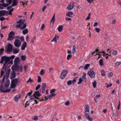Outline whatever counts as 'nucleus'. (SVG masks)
<instances>
[{
  "instance_id": "f257e3e1",
  "label": "nucleus",
  "mask_w": 121,
  "mask_h": 121,
  "mask_svg": "<svg viewBox=\"0 0 121 121\" xmlns=\"http://www.w3.org/2000/svg\"><path fill=\"white\" fill-rule=\"evenodd\" d=\"M15 57V55H12L10 57L6 56L2 57L1 58V61H0V63L2 64L4 61L5 62V63L1 71V78L3 75L4 72L6 70V67L10 64L9 61L11 59H13Z\"/></svg>"
},
{
  "instance_id": "f03ea898",
  "label": "nucleus",
  "mask_w": 121,
  "mask_h": 121,
  "mask_svg": "<svg viewBox=\"0 0 121 121\" xmlns=\"http://www.w3.org/2000/svg\"><path fill=\"white\" fill-rule=\"evenodd\" d=\"M25 20H22L21 19L19 21L17 22V23L19 24L16 26L17 27L21 29H24L26 26V23H24L25 22Z\"/></svg>"
},
{
  "instance_id": "7ed1b4c3",
  "label": "nucleus",
  "mask_w": 121,
  "mask_h": 121,
  "mask_svg": "<svg viewBox=\"0 0 121 121\" xmlns=\"http://www.w3.org/2000/svg\"><path fill=\"white\" fill-rule=\"evenodd\" d=\"M17 81V79H15L12 81L10 86L11 88H14L16 86Z\"/></svg>"
},
{
  "instance_id": "20e7f679",
  "label": "nucleus",
  "mask_w": 121,
  "mask_h": 121,
  "mask_svg": "<svg viewBox=\"0 0 121 121\" xmlns=\"http://www.w3.org/2000/svg\"><path fill=\"white\" fill-rule=\"evenodd\" d=\"M7 3L8 4H6L4 3L2 4H0V9H3V7H1V6H3L4 7H7L10 5L12 2L13 0H6Z\"/></svg>"
},
{
  "instance_id": "39448f33",
  "label": "nucleus",
  "mask_w": 121,
  "mask_h": 121,
  "mask_svg": "<svg viewBox=\"0 0 121 121\" xmlns=\"http://www.w3.org/2000/svg\"><path fill=\"white\" fill-rule=\"evenodd\" d=\"M67 73V71L66 70H64L62 71L60 74V78L63 79L65 77Z\"/></svg>"
},
{
  "instance_id": "423d86ee",
  "label": "nucleus",
  "mask_w": 121,
  "mask_h": 121,
  "mask_svg": "<svg viewBox=\"0 0 121 121\" xmlns=\"http://www.w3.org/2000/svg\"><path fill=\"white\" fill-rule=\"evenodd\" d=\"M89 75L91 78H94L95 76V73L92 69L89 71L88 72Z\"/></svg>"
},
{
  "instance_id": "0eeeda50",
  "label": "nucleus",
  "mask_w": 121,
  "mask_h": 121,
  "mask_svg": "<svg viewBox=\"0 0 121 121\" xmlns=\"http://www.w3.org/2000/svg\"><path fill=\"white\" fill-rule=\"evenodd\" d=\"M14 32L11 31L9 34V38L8 40H10L14 38Z\"/></svg>"
},
{
  "instance_id": "6e6552de",
  "label": "nucleus",
  "mask_w": 121,
  "mask_h": 121,
  "mask_svg": "<svg viewBox=\"0 0 121 121\" xmlns=\"http://www.w3.org/2000/svg\"><path fill=\"white\" fill-rule=\"evenodd\" d=\"M14 44L16 47H19L21 45V42L19 40L16 39L14 41Z\"/></svg>"
},
{
  "instance_id": "1a4fd4ad",
  "label": "nucleus",
  "mask_w": 121,
  "mask_h": 121,
  "mask_svg": "<svg viewBox=\"0 0 121 121\" xmlns=\"http://www.w3.org/2000/svg\"><path fill=\"white\" fill-rule=\"evenodd\" d=\"M7 51L9 52H11L12 49V45L9 43L6 47Z\"/></svg>"
},
{
  "instance_id": "9d476101",
  "label": "nucleus",
  "mask_w": 121,
  "mask_h": 121,
  "mask_svg": "<svg viewBox=\"0 0 121 121\" xmlns=\"http://www.w3.org/2000/svg\"><path fill=\"white\" fill-rule=\"evenodd\" d=\"M6 72V74L4 75V77L5 78H8L9 76V74L10 72V69H8L7 70H6L5 73Z\"/></svg>"
},
{
  "instance_id": "9b49d317",
  "label": "nucleus",
  "mask_w": 121,
  "mask_h": 121,
  "mask_svg": "<svg viewBox=\"0 0 121 121\" xmlns=\"http://www.w3.org/2000/svg\"><path fill=\"white\" fill-rule=\"evenodd\" d=\"M8 11L6 10H2L0 11V16L1 17L8 14Z\"/></svg>"
},
{
  "instance_id": "f8f14e48",
  "label": "nucleus",
  "mask_w": 121,
  "mask_h": 121,
  "mask_svg": "<svg viewBox=\"0 0 121 121\" xmlns=\"http://www.w3.org/2000/svg\"><path fill=\"white\" fill-rule=\"evenodd\" d=\"M84 114L86 118L89 121H92V119L90 117L89 115V113H85Z\"/></svg>"
},
{
  "instance_id": "ddd939ff",
  "label": "nucleus",
  "mask_w": 121,
  "mask_h": 121,
  "mask_svg": "<svg viewBox=\"0 0 121 121\" xmlns=\"http://www.w3.org/2000/svg\"><path fill=\"white\" fill-rule=\"evenodd\" d=\"M74 6V5L73 4V3L71 2L67 6V9L68 10H70L73 9Z\"/></svg>"
},
{
  "instance_id": "4468645a",
  "label": "nucleus",
  "mask_w": 121,
  "mask_h": 121,
  "mask_svg": "<svg viewBox=\"0 0 121 121\" xmlns=\"http://www.w3.org/2000/svg\"><path fill=\"white\" fill-rule=\"evenodd\" d=\"M12 69L13 70L15 69H20L21 71H22V67L19 68L18 66L17 65L13 66L12 67Z\"/></svg>"
},
{
  "instance_id": "2eb2a0df",
  "label": "nucleus",
  "mask_w": 121,
  "mask_h": 121,
  "mask_svg": "<svg viewBox=\"0 0 121 121\" xmlns=\"http://www.w3.org/2000/svg\"><path fill=\"white\" fill-rule=\"evenodd\" d=\"M46 84L45 83H43L42 84L41 86V90L42 92L43 93H44L45 92V88L46 87Z\"/></svg>"
},
{
  "instance_id": "dca6fc26",
  "label": "nucleus",
  "mask_w": 121,
  "mask_h": 121,
  "mask_svg": "<svg viewBox=\"0 0 121 121\" xmlns=\"http://www.w3.org/2000/svg\"><path fill=\"white\" fill-rule=\"evenodd\" d=\"M27 43L26 42H24L23 43L21 47V49L22 50H24L25 48L26 47Z\"/></svg>"
},
{
  "instance_id": "f3484780",
  "label": "nucleus",
  "mask_w": 121,
  "mask_h": 121,
  "mask_svg": "<svg viewBox=\"0 0 121 121\" xmlns=\"http://www.w3.org/2000/svg\"><path fill=\"white\" fill-rule=\"evenodd\" d=\"M85 112L87 113L86 112H88V113H89V106L88 105H86L85 107Z\"/></svg>"
},
{
  "instance_id": "a211bd4d",
  "label": "nucleus",
  "mask_w": 121,
  "mask_h": 121,
  "mask_svg": "<svg viewBox=\"0 0 121 121\" xmlns=\"http://www.w3.org/2000/svg\"><path fill=\"white\" fill-rule=\"evenodd\" d=\"M20 97L21 96L20 95H18L15 97L14 98V100L15 101L17 102L20 99Z\"/></svg>"
},
{
  "instance_id": "6ab92c4d",
  "label": "nucleus",
  "mask_w": 121,
  "mask_h": 121,
  "mask_svg": "<svg viewBox=\"0 0 121 121\" xmlns=\"http://www.w3.org/2000/svg\"><path fill=\"white\" fill-rule=\"evenodd\" d=\"M20 59L18 57H16L14 60V64H17L19 62Z\"/></svg>"
},
{
  "instance_id": "aec40b11",
  "label": "nucleus",
  "mask_w": 121,
  "mask_h": 121,
  "mask_svg": "<svg viewBox=\"0 0 121 121\" xmlns=\"http://www.w3.org/2000/svg\"><path fill=\"white\" fill-rule=\"evenodd\" d=\"M18 1L17 0H13V4H12V6H14L17 5L18 3Z\"/></svg>"
},
{
  "instance_id": "412c9836",
  "label": "nucleus",
  "mask_w": 121,
  "mask_h": 121,
  "mask_svg": "<svg viewBox=\"0 0 121 121\" xmlns=\"http://www.w3.org/2000/svg\"><path fill=\"white\" fill-rule=\"evenodd\" d=\"M36 95L38 97L40 96V94L38 91H35L33 95V96H34V97H35Z\"/></svg>"
},
{
  "instance_id": "4be33fe9",
  "label": "nucleus",
  "mask_w": 121,
  "mask_h": 121,
  "mask_svg": "<svg viewBox=\"0 0 121 121\" xmlns=\"http://www.w3.org/2000/svg\"><path fill=\"white\" fill-rule=\"evenodd\" d=\"M58 37L57 35H56L54 38L51 41V42L54 41L55 43L57 42V39H58Z\"/></svg>"
},
{
  "instance_id": "5701e85b",
  "label": "nucleus",
  "mask_w": 121,
  "mask_h": 121,
  "mask_svg": "<svg viewBox=\"0 0 121 121\" xmlns=\"http://www.w3.org/2000/svg\"><path fill=\"white\" fill-rule=\"evenodd\" d=\"M10 81H7L5 83L4 86L5 88H7L9 87V85Z\"/></svg>"
},
{
  "instance_id": "b1692460",
  "label": "nucleus",
  "mask_w": 121,
  "mask_h": 121,
  "mask_svg": "<svg viewBox=\"0 0 121 121\" xmlns=\"http://www.w3.org/2000/svg\"><path fill=\"white\" fill-rule=\"evenodd\" d=\"M32 96H30V99L28 101H27L26 103V105H25V107H26L27 105H29L30 103V102H31V101L32 99Z\"/></svg>"
},
{
  "instance_id": "393cba45",
  "label": "nucleus",
  "mask_w": 121,
  "mask_h": 121,
  "mask_svg": "<svg viewBox=\"0 0 121 121\" xmlns=\"http://www.w3.org/2000/svg\"><path fill=\"white\" fill-rule=\"evenodd\" d=\"M73 14V13L72 12H70L67 13L66 14V16H67L69 17H72V15Z\"/></svg>"
},
{
  "instance_id": "a878e982",
  "label": "nucleus",
  "mask_w": 121,
  "mask_h": 121,
  "mask_svg": "<svg viewBox=\"0 0 121 121\" xmlns=\"http://www.w3.org/2000/svg\"><path fill=\"white\" fill-rule=\"evenodd\" d=\"M63 27L62 25L59 26L57 28L58 31L59 32H61L63 29Z\"/></svg>"
},
{
  "instance_id": "bb28decb",
  "label": "nucleus",
  "mask_w": 121,
  "mask_h": 121,
  "mask_svg": "<svg viewBox=\"0 0 121 121\" xmlns=\"http://www.w3.org/2000/svg\"><path fill=\"white\" fill-rule=\"evenodd\" d=\"M20 50L17 48L14 49H13V52L14 53H17L19 52Z\"/></svg>"
},
{
  "instance_id": "cd10ccee",
  "label": "nucleus",
  "mask_w": 121,
  "mask_h": 121,
  "mask_svg": "<svg viewBox=\"0 0 121 121\" xmlns=\"http://www.w3.org/2000/svg\"><path fill=\"white\" fill-rule=\"evenodd\" d=\"M55 14H54L52 17L50 22L51 23H52V24H53L55 20Z\"/></svg>"
},
{
  "instance_id": "c85d7f7f",
  "label": "nucleus",
  "mask_w": 121,
  "mask_h": 121,
  "mask_svg": "<svg viewBox=\"0 0 121 121\" xmlns=\"http://www.w3.org/2000/svg\"><path fill=\"white\" fill-rule=\"evenodd\" d=\"M16 76L15 73L14 71H13L11 73V78H14Z\"/></svg>"
},
{
  "instance_id": "c756f323",
  "label": "nucleus",
  "mask_w": 121,
  "mask_h": 121,
  "mask_svg": "<svg viewBox=\"0 0 121 121\" xmlns=\"http://www.w3.org/2000/svg\"><path fill=\"white\" fill-rule=\"evenodd\" d=\"M22 59L23 61L25 60L26 58V57L25 55H22L21 56Z\"/></svg>"
},
{
  "instance_id": "7c9ffc66",
  "label": "nucleus",
  "mask_w": 121,
  "mask_h": 121,
  "mask_svg": "<svg viewBox=\"0 0 121 121\" xmlns=\"http://www.w3.org/2000/svg\"><path fill=\"white\" fill-rule=\"evenodd\" d=\"M99 63L100 65L102 66L103 65V59H101L99 60Z\"/></svg>"
},
{
  "instance_id": "2f4dec72",
  "label": "nucleus",
  "mask_w": 121,
  "mask_h": 121,
  "mask_svg": "<svg viewBox=\"0 0 121 121\" xmlns=\"http://www.w3.org/2000/svg\"><path fill=\"white\" fill-rule=\"evenodd\" d=\"M76 47L75 46H73V47L72 52L74 54L75 53Z\"/></svg>"
},
{
  "instance_id": "473e14b6",
  "label": "nucleus",
  "mask_w": 121,
  "mask_h": 121,
  "mask_svg": "<svg viewBox=\"0 0 121 121\" xmlns=\"http://www.w3.org/2000/svg\"><path fill=\"white\" fill-rule=\"evenodd\" d=\"M28 32V30L27 29H26L25 30H23L22 31V33L23 34L25 35L27 34Z\"/></svg>"
},
{
  "instance_id": "72a5a7b5",
  "label": "nucleus",
  "mask_w": 121,
  "mask_h": 121,
  "mask_svg": "<svg viewBox=\"0 0 121 121\" xmlns=\"http://www.w3.org/2000/svg\"><path fill=\"white\" fill-rule=\"evenodd\" d=\"M121 62H117L115 64V65L116 67H118L121 64Z\"/></svg>"
},
{
  "instance_id": "f704fd0d",
  "label": "nucleus",
  "mask_w": 121,
  "mask_h": 121,
  "mask_svg": "<svg viewBox=\"0 0 121 121\" xmlns=\"http://www.w3.org/2000/svg\"><path fill=\"white\" fill-rule=\"evenodd\" d=\"M90 65L89 64H86L84 67V69H87L88 68L89 66Z\"/></svg>"
},
{
  "instance_id": "c9c22d12",
  "label": "nucleus",
  "mask_w": 121,
  "mask_h": 121,
  "mask_svg": "<svg viewBox=\"0 0 121 121\" xmlns=\"http://www.w3.org/2000/svg\"><path fill=\"white\" fill-rule=\"evenodd\" d=\"M96 81H94V82H93L92 85L95 88L96 87Z\"/></svg>"
},
{
  "instance_id": "e433bc0d",
  "label": "nucleus",
  "mask_w": 121,
  "mask_h": 121,
  "mask_svg": "<svg viewBox=\"0 0 121 121\" xmlns=\"http://www.w3.org/2000/svg\"><path fill=\"white\" fill-rule=\"evenodd\" d=\"M34 118H32V119L34 121H37L38 120V117L37 116H34Z\"/></svg>"
},
{
  "instance_id": "4c0bfd02",
  "label": "nucleus",
  "mask_w": 121,
  "mask_h": 121,
  "mask_svg": "<svg viewBox=\"0 0 121 121\" xmlns=\"http://www.w3.org/2000/svg\"><path fill=\"white\" fill-rule=\"evenodd\" d=\"M38 82H40L41 81V79L40 77L39 76H38Z\"/></svg>"
},
{
  "instance_id": "58836bf2",
  "label": "nucleus",
  "mask_w": 121,
  "mask_h": 121,
  "mask_svg": "<svg viewBox=\"0 0 121 121\" xmlns=\"http://www.w3.org/2000/svg\"><path fill=\"white\" fill-rule=\"evenodd\" d=\"M82 79L81 78H80L79 79V81L78 83V84H80L82 82Z\"/></svg>"
},
{
  "instance_id": "ea45409f",
  "label": "nucleus",
  "mask_w": 121,
  "mask_h": 121,
  "mask_svg": "<svg viewBox=\"0 0 121 121\" xmlns=\"http://www.w3.org/2000/svg\"><path fill=\"white\" fill-rule=\"evenodd\" d=\"M11 90V89H6L4 91V92H9Z\"/></svg>"
},
{
  "instance_id": "a19ab883",
  "label": "nucleus",
  "mask_w": 121,
  "mask_h": 121,
  "mask_svg": "<svg viewBox=\"0 0 121 121\" xmlns=\"http://www.w3.org/2000/svg\"><path fill=\"white\" fill-rule=\"evenodd\" d=\"M101 74L102 76H104L105 75V73L104 70H102L101 71Z\"/></svg>"
},
{
  "instance_id": "79ce46f5",
  "label": "nucleus",
  "mask_w": 121,
  "mask_h": 121,
  "mask_svg": "<svg viewBox=\"0 0 121 121\" xmlns=\"http://www.w3.org/2000/svg\"><path fill=\"white\" fill-rule=\"evenodd\" d=\"M4 88L3 87L1 86L0 88V91L2 92H4Z\"/></svg>"
},
{
  "instance_id": "37998d69",
  "label": "nucleus",
  "mask_w": 121,
  "mask_h": 121,
  "mask_svg": "<svg viewBox=\"0 0 121 121\" xmlns=\"http://www.w3.org/2000/svg\"><path fill=\"white\" fill-rule=\"evenodd\" d=\"M91 14V13H90L89 14L87 17H86V20H89L90 19Z\"/></svg>"
},
{
  "instance_id": "c03bdc74",
  "label": "nucleus",
  "mask_w": 121,
  "mask_h": 121,
  "mask_svg": "<svg viewBox=\"0 0 121 121\" xmlns=\"http://www.w3.org/2000/svg\"><path fill=\"white\" fill-rule=\"evenodd\" d=\"M44 70L43 69L41 70L40 72V74L41 75H43V74H44Z\"/></svg>"
},
{
  "instance_id": "a18cd8bd",
  "label": "nucleus",
  "mask_w": 121,
  "mask_h": 121,
  "mask_svg": "<svg viewBox=\"0 0 121 121\" xmlns=\"http://www.w3.org/2000/svg\"><path fill=\"white\" fill-rule=\"evenodd\" d=\"M112 53L114 55H116L117 54V51L116 50L114 51Z\"/></svg>"
},
{
  "instance_id": "49530a36",
  "label": "nucleus",
  "mask_w": 121,
  "mask_h": 121,
  "mask_svg": "<svg viewBox=\"0 0 121 121\" xmlns=\"http://www.w3.org/2000/svg\"><path fill=\"white\" fill-rule=\"evenodd\" d=\"M45 27V26L44 24H42L41 27V30H43V29Z\"/></svg>"
},
{
  "instance_id": "de8ad7c7",
  "label": "nucleus",
  "mask_w": 121,
  "mask_h": 121,
  "mask_svg": "<svg viewBox=\"0 0 121 121\" xmlns=\"http://www.w3.org/2000/svg\"><path fill=\"white\" fill-rule=\"evenodd\" d=\"M40 86L41 85H40L39 84L36 87V90H38L40 88Z\"/></svg>"
},
{
  "instance_id": "09e8293b",
  "label": "nucleus",
  "mask_w": 121,
  "mask_h": 121,
  "mask_svg": "<svg viewBox=\"0 0 121 121\" xmlns=\"http://www.w3.org/2000/svg\"><path fill=\"white\" fill-rule=\"evenodd\" d=\"M86 74L85 73H83V75L82 77V79H85V78H86Z\"/></svg>"
},
{
  "instance_id": "8fccbe9b",
  "label": "nucleus",
  "mask_w": 121,
  "mask_h": 121,
  "mask_svg": "<svg viewBox=\"0 0 121 121\" xmlns=\"http://www.w3.org/2000/svg\"><path fill=\"white\" fill-rule=\"evenodd\" d=\"M71 55L69 54L68 55L67 57V59L68 60H69V59L71 58Z\"/></svg>"
},
{
  "instance_id": "3c124183",
  "label": "nucleus",
  "mask_w": 121,
  "mask_h": 121,
  "mask_svg": "<svg viewBox=\"0 0 121 121\" xmlns=\"http://www.w3.org/2000/svg\"><path fill=\"white\" fill-rule=\"evenodd\" d=\"M33 80L30 78H29L28 80L27 81V83H28L29 82H32Z\"/></svg>"
},
{
  "instance_id": "603ef678",
  "label": "nucleus",
  "mask_w": 121,
  "mask_h": 121,
  "mask_svg": "<svg viewBox=\"0 0 121 121\" xmlns=\"http://www.w3.org/2000/svg\"><path fill=\"white\" fill-rule=\"evenodd\" d=\"M94 100L95 102L97 103V102L98 100V99L96 98L95 97L94 98Z\"/></svg>"
},
{
  "instance_id": "864d4df0",
  "label": "nucleus",
  "mask_w": 121,
  "mask_h": 121,
  "mask_svg": "<svg viewBox=\"0 0 121 121\" xmlns=\"http://www.w3.org/2000/svg\"><path fill=\"white\" fill-rule=\"evenodd\" d=\"M72 83V81L71 80H70L67 82V83L68 85H69L71 84Z\"/></svg>"
},
{
  "instance_id": "5fc2aeb1",
  "label": "nucleus",
  "mask_w": 121,
  "mask_h": 121,
  "mask_svg": "<svg viewBox=\"0 0 121 121\" xmlns=\"http://www.w3.org/2000/svg\"><path fill=\"white\" fill-rule=\"evenodd\" d=\"M48 99H52V96L51 95H48Z\"/></svg>"
},
{
  "instance_id": "6e6d98bb",
  "label": "nucleus",
  "mask_w": 121,
  "mask_h": 121,
  "mask_svg": "<svg viewBox=\"0 0 121 121\" xmlns=\"http://www.w3.org/2000/svg\"><path fill=\"white\" fill-rule=\"evenodd\" d=\"M95 29L96 32L98 33L100 31V29L98 28H95Z\"/></svg>"
},
{
  "instance_id": "4d7b16f0",
  "label": "nucleus",
  "mask_w": 121,
  "mask_h": 121,
  "mask_svg": "<svg viewBox=\"0 0 121 121\" xmlns=\"http://www.w3.org/2000/svg\"><path fill=\"white\" fill-rule=\"evenodd\" d=\"M20 39L22 41H24V38L23 36H21L20 37Z\"/></svg>"
},
{
  "instance_id": "13d9d810",
  "label": "nucleus",
  "mask_w": 121,
  "mask_h": 121,
  "mask_svg": "<svg viewBox=\"0 0 121 121\" xmlns=\"http://www.w3.org/2000/svg\"><path fill=\"white\" fill-rule=\"evenodd\" d=\"M36 38V37L35 36L31 40V41L32 43H34V41L35 40V39Z\"/></svg>"
},
{
  "instance_id": "bf43d9fd",
  "label": "nucleus",
  "mask_w": 121,
  "mask_h": 121,
  "mask_svg": "<svg viewBox=\"0 0 121 121\" xmlns=\"http://www.w3.org/2000/svg\"><path fill=\"white\" fill-rule=\"evenodd\" d=\"M56 90L55 89H53L51 90L50 93H53Z\"/></svg>"
},
{
  "instance_id": "052dcab7",
  "label": "nucleus",
  "mask_w": 121,
  "mask_h": 121,
  "mask_svg": "<svg viewBox=\"0 0 121 121\" xmlns=\"http://www.w3.org/2000/svg\"><path fill=\"white\" fill-rule=\"evenodd\" d=\"M32 91H31L28 93L27 94V95H28V96H29L30 95H31L32 94Z\"/></svg>"
},
{
  "instance_id": "680f3d73",
  "label": "nucleus",
  "mask_w": 121,
  "mask_h": 121,
  "mask_svg": "<svg viewBox=\"0 0 121 121\" xmlns=\"http://www.w3.org/2000/svg\"><path fill=\"white\" fill-rule=\"evenodd\" d=\"M4 49H1L0 50V55L1 54L4 52Z\"/></svg>"
},
{
  "instance_id": "e2e57ef3",
  "label": "nucleus",
  "mask_w": 121,
  "mask_h": 121,
  "mask_svg": "<svg viewBox=\"0 0 121 121\" xmlns=\"http://www.w3.org/2000/svg\"><path fill=\"white\" fill-rule=\"evenodd\" d=\"M113 73L112 72L110 73L109 74V75L108 76V77H111L113 75Z\"/></svg>"
},
{
  "instance_id": "0e129e2a",
  "label": "nucleus",
  "mask_w": 121,
  "mask_h": 121,
  "mask_svg": "<svg viewBox=\"0 0 121 121\" xmlns=\"http://www.w3.org/2000/svg\"><path fill=\"white\" fill-rule=\"evenodd\" d=\"M47 7L46 6H44L42 10L43 12H44L45 9Z\"/></svg>"
},
{
  "instance_id": "69168bd1",
  "label": "nucleus",
  "mask_w": 121,
  "mask_h": 121,
  "mask_svg": "<svg viewBox=\"0 0 121 121\" xmlns=\"http://www.w3.org/2000/svg\"><path fill=\"white\" fill-rule=\"evenodd\" d=\"M65 19L67 21L71 20V18L68 17H66Z\"/></svg>"
},
{
  "instance_id": "338daca9",
  "label": "nucleus",
  "mask_w": 121,
  "mask_h": 121,
  "mask_svg": "<svg viewBox=\"0 0 121 121\" xmlns=\"http://www.w3.org/2000/svg\"><path fill=\"white\" fill-rule=\"evenodd\" d=\"M76 81V80L75 79H73L72 81V83L73 84H74Z\"/></svg>"
},
{
  "instance_id": "774afa93",
  "label": "nucleus",
  "mask_w": 121,
  "mask_h": 121,
  "mask_svg": "<svg viewBox=\"0 0 121 121\" xmlns=\"http://www.w3.org/2000/svg\"><path fill=\"white\" fill-rule=\"evenodd\" d=\"M69 101H67L65 103V104L67 106H68L69 105Z\"/></svg>"
}]
</instances>
